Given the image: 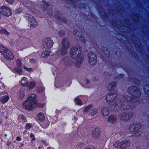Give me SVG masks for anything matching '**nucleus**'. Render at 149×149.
Wrapping results in <instances>:
<instances>
[{"instance_id": "f257e3e1", "label": "nucleus", "mask_w": 149, "mask_h": 149, "mask_svg": "<svg viewBox=\"0 0 149 149\" xmlns=\"http://www.w3.org/2000/svg\"><path fill=\"white\" fill-rule=\"evenodd\" d=\"M117 91L115 89H112L107 95L106 100L107 102H109L108 104L110 106H112L116 109V110H119V108L117 107L119 104L121 102L120 100L117 98Z\"/></svg>"}, {"instance_id": "f03ea898", "label": "nucleus", "mask_w": 149, "mask_h": 149, "mask_svg": "<svg viewBox=\"0 0 149 149\" xmlns=\"http://www.w3.org/2000/svg\"><path fill=\"white\" fill-rule=\"evenodd\" d=\"M133 99L131 96L127 95L124 97V100H120L121 102L119 104L117 107L119 108V110L125 111L134 109L135 107L133 102Z\"/></svg>"}, {"instance_id": "7ed1b4c3", "label": "nucleus", "mask_w": 149, "mask_h": 149, "mask_svg": "<svg viewBox=\"0 0 149 149\" xmlns=\"http://www.w3.org/2000/svg\"><path fill=\"white\" fill-rule=\"evenodd\" d=\"M81 49L80 47H72L70 51V54L71 58L76 59L75 66L78 67L80 66V65L83 61L84 57L81 54Z\"/></svg>"}, {"instance_id": "20e7f679", "label": "nucleus", "mask_w": 149, "mask_h": 149, "mask_svg": "<svg viewBox=\"0 0 149 149\" xmlns=\"http://www.w3.org/2000/svg\"><path fill=\"white\" fill-rule=\"evenodd\" d=\"M124 22L125 24V25H126V26L123 25V24H120V26H119V24H116L115 22H114V24H113V22L112 24L114 26L118 28L119 31L122 32H128L130 29L129 26L130 25L131 23L128 20L125 19L124 20Z\"/></svg>"}, {"instance_id": "39448f33", "label": "nucleus", "mask_w": 149, "mask_h": 149, "mask_svg": "<svg viewBox=\"0 0 149 149\" xmlns=\"http://www.w3.org/2000/svg\"><path fill=\"white\" fill-rule=\"evenodd\" d=\"M133 115V113L132 112H124L119 113L118 118L120 120L128 121L132 119Z\"/></svg>"}, {"instance_id": "423d86ee", "label": "nucleus", "mask_w": 149, "mask_h": 149, "mask_svg": "<svg viewBox=\"0 0 149 149\" xmlns=\"http://www.w3.org/2000/svg\"><path fill=\"white\" fill-rule=\"evenodd\" d=\"M141 127V125L140 124H133L129 126L128 130L130 132L134 133V136H138L140 135L141 133L139 130Z\"/></svg>"}, {"instance_id": "0eeeda50", "label": "nucleus", "mask_w": 149, "mask_h": 149, "mask_svg": "<svg viewBox=\"0 0 149 149\" xmlns=\"http://www.w3.org/2000/svg\"><path fill=\"white\" fill-rule=\"evenodd\" d=\"M127 91L132 96L135 97H139L141 95L139 88L136 86H131L129 87Z\"/></svg>"}, {"instance_id": "6e6552de", "label": "nucleus", "mask_w": 149, "mask_h": 149, "mask_svg": "<svg viewBox=\"0 0 149 149\" xmlns=\"http://www.w3.org/2000/svg\"><path fill=\"white\" fill-rule=\"evenodd\" d=\"M0 52L6 58L11 60L13 59V58L14 56L11 52L5 47H2Z\"/></svg>"}, {"instance_id": "1a4fd4ad", "label": "nucleus", "mask_w": 149, "mask_h": 149, "mask_svg": "<svg viewBox=\"0 0 149 149\" xmlns=\"http://www.w3.org/2000/svg\"><path fill=\"white\" fill-rule=\"evenodd\" d=\"M0 13L1 15L6 17L10 16L12 13L10 9L5 5L0 7Z\"/></svg>"}, {"instance_id": "9d476101", "label": "nucleus", "mask_w": 149, "mask_h": 149, "mask_svg": "<svg viewBox=\"0 0 149 149\" xmlns=\"http://www.w3.org/2000/svg\"><path fill=\"white\" fill-rule=\"evenodd\" d=\"M36 104L33 103V102H31L27 100L23 103V108L26 110H31L34 109L36 106Z\"/></svg>"}, {"instance_id": "9b49d317", "label": "nucleus", "mask_w": 149, "mask_h": 149, "mask_svg": "<svg viewBox=\"0 0 149 149\" xmlns=\"http://www.w3.org/2000/svg\"><path fill=\"white\" fill-rule=\"evenodd\" d=\"M53 45V41L49 38H47L44 39L42 43L43 47L46 49L51 48Z\"/></svg>"}, {"instance_id": "f8f14e48", "label": "nucleus", "mask_w": 149, "mask_h": 149, "mask_svg": "<svg viewBox=\"0 0 149 149\" xmlns=\"http://www.w3.org/2000/svg\"><path fill=\"white\" fill-rule=\"evenodd\" d=\"M109 105V107L106 106H104L102 108L101 110V114L104 116H107L110 113V111L112 109L116 110V109L114 107H113L112 106H110Z\"/></svg>"}, {"instance_id": "ddd939ff", "label": "nucleus", "mask_w": 149, "mask_h": 149, "mask_svg": "<svg viewBox=\"0 0 149 149\" xmlns=\"http://www.w3.org/2000/svg\"><path fill=\"white\" fill-rule=\"evenodd\" d=\"M88 60L91 65H94L97 62V57L95 54L93 53H89L88 54Z\"/></svg>"}, {"instance_id": "4468645a", "label": "nucleus", "mask_w": 149, "mask_h": 149, "mask_svg": "<svg viewBox=\"0 0 149 149\" xmlns=\"http://www.w3.org/2000/svg\"><path fill=\"white\" fill-rule=\"evenodd\" d=\"M26 15V17L27 20L29 22L31 26L35 27L37 25V22L35 18L33 16L30 14Z\"/></svg>"}, {"instance_id": "2eb2a0df", "label": "nucleus", "mask_w": 149, "mask_h": 149, "mask_svg": "<svg viewBox=\"0 0 149 149\" xmlns=\"http://www.w3.org/2000/svg\"><path fill=\"white\" fill-rule=\"evenodd\" d=\"M107 120L109 123L113 124L116 122L117 121V118L115 115H111L108 117Z\"/></svg>"}, {"instance_id": "dca6fc26", "label": "nucleus", "mask_w": 149, "mask_h": 149, "mask_svg": "<svg viewBox=\"0 0 149 149\" xmlns=\"http://www.w3.org/2000/svg\"><path fill=\"white\" fill-rule=\"evenodd\" d=\"M130 145V142L127 140H125L120 142V148L121 149H126L127 147Z\"/></svg>"}, {"instance_id": "f3484780", "label": "nucleus", "mask_w": 149, "mask_h": 149, "mask_svg": "<svg viewBox=\"0 0 149 149\" xmlns=\"http://www.w3.org/2000/svg\"><path fill=\"white\" fill-rule=\"evenodd\" d=\"M67 57H65L62 58V61H63L64 64L67 66H70L73 64L74 62L72 60H66Z\"/></svg>"}, {"instance_id": "a211bd4d", "label": "nucleus", "mask_w": 149, "mask_h": 149, "mask_svg": "<svg viewBox=\"0 0 149 149\" xmlns=\"http://www.w3.org/2000/svg\"><path fill=\"white\" fill-rule=\"evenodd\" d=\"M62 46L69 48L70 46V44L67 38H65L62 40Z\"/></svg>"}, {"instance_id": "6ab92c4d", "label": "nucleus", "mask_w": 149, "mask_h": 149, "mask_svg": "<svg viewBox=\"0 0 149 149\" xmlns=\"http://www.w3.org/2000/svg\"><path fill=\"white\" fill-rule=\"evenodd\" d=\"M31 102H33V103L36 104V96L34 94H31L29 95L27 99Z\"/></svg>"}, {"instance_id": "aec40b11", "label": "nucleus", "mask_w": 149, "mask_h": 149, "mask_svg": "<svg viewBox=\"0 0 149 149\" xmlns=\"http://www.w3.org/2000/svg\"><path fill=\"white\" fill-rule=\"evenodd\" d=\"M68 49L62 46L61 49H58L56 53L57 54H58L60 52L61 55L64 56L67 53Z\"/></svg>"}, {"instance_id": "412c9836", "label": "nucleus", "mask_w": 149, "mask_h": 149, "mask_svg": "<svg viewBox=\"0 0 149 149\" xmlns=\"http://www.w3.org/2000/svg\"><path fill=\"white\" fill-rule=\"evenodd\" d=\"M53 53L50 51H45L41 54V56L43 58H46L48 56H51L53 55Z\"/></svg>"}, {"instance_id": "4be33fe9", "label": "nucleus", "mask_w": 149, "mask_h": 149, "mask_svg": "<svg viewBox=\"0 0 149 149\" xmlns=\"http://www.w3.org/2000/svg\"><path fill=\"white\" fill-rule=\"evenodd\" d=\"M73 33L76 36L79 37L80 40L82 42H85V40L83 37L81 36V33L77 31V30H74L73 31Z\"/></svg>"}, {"instance_id": "5701e85b", "label": "nucleus", "mask_w": 149, "mask_h": 149, "mask_svg": "<svg viewBox=\"0 0 149 149\" xmlns=\"http://www.w3.org/2000/svg\"><path fill=\"white\" fill-rule=\"evenodd\" d=\"M100 134V132L99 129L97 128L95 129L93 132V137L94 139H98Z\"/></svg>"}, {"instance_id": "b1692460", "label": "nucleus", "mask_w": 149, "mask_h": 149, "mask_svg": "<svg viewBox=\"0 0 149 149\" xmlns=\"http://www.w3.org/2000/svg\"><path fill=\"white\" fill-rule=\"evenodd\" d=\"M25 94L24 91L22 89H20L17 94V97L18 99L19 100H21L24 97Z\"/></svg>"}, {"instance_id": "393cba45", "label": "nucleus", "mask_w": 149, "mask_h": 149, "mask_svg": "<svg viewBox=\"0 0 149 149\" xmlns=\"http://www.w3.org/2000/svg\"><path fill=\"white\" fill-rule=\"evenodd\" d=\"M9 99V96L6 95L2 96L0 98V101L3 104H4Z\"/></svg>"}, {"instance_id": "a878e982", "label": "nucleus", "mask_w": 149, "mask_h": 149, "mask_svg": "<svg viewBox=\"0 0 149 149\" xmlns=\"http://www.w3.org/2000/svg\"><path fill=\"white\" fill-rule=\"evenodd\" d=\"M28 80L27 78L25 77H23L20 81V83L22 85L24 86L27 85L28 84Z\"/></svg>"}, {"instance_id": "bb28decb", "label": "nucleus", "mask_w": 149, "mask_h": 149, "mask_svg": "<svg viewBox=\"0 0 149 149\" xmlns=\"http://www.w3.org/2000/svg\"><path fill=\"white\" fill-rule=\"evenodd\" d=\"M38 120L40 121H42L45 119V116L43 113H40L37 115Z\"/></svg>"}, {"instance_id": "cd10ccee", "label": "nucleus", "mask_w": 149, "mask_h": 149, "mask_svg": "<svg viewBox=\"0 0 149 149\" xmlns=\"http://www.w3.org/2000/svg\"><path fill=\"white\" fill-rule=\"evenodd\" d=\"M13 72L15 73H17L19 74H22V71L20 67H15L13 69Z\"/></svg>"}, {"instance_id": "c85d7f7f", "label": "nucleus", "mask_w": 149, "mask_h": 149, "mask_svg": "<svg viewBox=\"0 0 149 149\" xmlns=\"http://www.w3.org/2000/svg\"><path fill=\"white\" fill-rule=\"evenodd\" d=\"M36 83L34 81L29 82L27 84V86L29 88V89L35 87Z\"/></svg>"}, {"instance_id": "c756f323", "label": "nucleus", "mask_w": 149, "mask_h": 149, "mask_svg": "<svg viewBox=\"0 0 149 149\" xmlns=\"http://www.w3.org/2000/svg\"><path fill=\"white\" fill-rule=\"evenodd\" d=\"M143 89L145 94L149 95V84L145 85L144 86Z\"/></svg>"}, {"instance_id": "7c9ffc66", "label": "nucleus", "mask_w": 149, "mask_h": 149, "mask_svg": "<svg viewBox=\"0 0 149 149\" xmlns=\"http://www.w3.org/2000/svg\"><path fill=\"white\" fill-rule=\"evenodd\" d=\"M28 9L31 11L33 13L35 14L37 13L38 12V10L35 9L34 8H33L32 6H29L28 7Z\"/></svg>"}, {"instance_id": "2f4dec72", "label": "nucleus", "mask_w": 149, "mask_h": 149, "mask_svg": "<svg viewBox=\"0 0 149 149\" xmlns=\"http://www.w3.org/2000/svg\"><path fill=\"white\" fill-rule=\"evenodd\" d=\"M49 3L44 1L43 2V5L41 6V8L43 10H45V9H46L47 7L49 6Z\"/></svg>"}, {"instance_id": "473e14b6", "label": "nucleus", "mask_w": 149, "mask_h": 149, "mask_svg": "<svg viewBox=\"0 0 149 149\" xmlns=\"http://www.w3.org/2000/svg\"><path fill=\"white\" fill-rule=\"evenodd\" d=\"M116 85V83L114 82H110L108 85V89L109 90H111L112 88Z\"/></svg>"}, {"instance_id": "72a5a7b5", "label": "nucleus", "mask_w": 149, "mask_h": 149, "mask_svg": "<svg viewBox=\"0 0 149 149\" xmlns=\"http://www.w3.org/2000/svg\"><path fill=\"white\" fill-rule=\"evenodd\" d=\"M93 106L92 105H89L88 106L85 107L84 109V112H88V111L92 108Z\"/></svg>"}, {"instance_id": "f704fd0d", "label": "nucleus", "mask_w": 149, "mask_h": 149, "mask_svg": "<svg viewBox=\"0 0 149 149\" xmlns=\"http://www.w3.org/2000/svg\"><path fill=\"white\" fill-rule=\"evenodd\" d=\"M0 33L4 34L5 36H8L9 34V32L4 29H1L0 30Z\"/></svg>"}, {"instance_id": "c9c22d12", "label": "nucleus", "mask_w": 149, "mask_h": 149, "mask_svg": "<svg viewBox=\"0 0 149 149\" xmlns=\"http://www.w3.org/2000/svg\"><path fill=\"white\" fill-rule=\"evenodd\" d=\"M62 16V14L61 12L57 11L56 13V17L57 20H60Z\"/></svg>"}, {"instance_id": "e433bc0d", "label": "nucleus", "mask_w": 149, "mask_h": 149, "mask_svg": "<svg viewBox=\"0 0 149 149\" xmlns=\"http://www.w3.org/2000/svg\"><path fill=\"white\" fill-rule=\"evenodd\" d=\"M119 37L120 36H119V37L118 39L122 42H125V41L126 40V38L121 35H120V38H119Z\"/></svg>"}, {"instance_id": "4c0bfd02", "label": "nucleus", "mask_w": 149, "mask_h": 149, "mask_svg": "<svg viewBox=\"0 0 149 149\" xmlns=\"http://www.w3.org/2000/svg\"><path fill=\"white\" fill-rule=\"evenodd\" d=\"M120 142L118 141H116L114 142L113 144V146L117 148H120Z\"/></svg>"}, {"instance_id": "58836bf2", "label": "nucleus", "mask_w": 149, "mask_h": 149, "mask_svg": "<svg viewBox=\"0 0 149 149\" xmlns=\"http://www.w3.org/2000/svg\"><path fill=\"white\" fill-rule=\"evenodd\" d=\"M136 40H135L133 42V43L135 45H136L137 46H139V48L140 47V45L141 44V42L138 38H136Z\"/></svg>"}, {"instance_id": "ea45409f", "label": "nucleus", "mask_w": 149, "mask_h": 149, "mask_svg": "<svg viewBox=\"0 0 149 149\" xmlns=\"http://www.w3.org/2000/svg\"><path fill=\"white\" fill-rule=\"evenodd\" d=\"M75 101L76 104H77L79 105H81L82 104L81 101L78 98H76Z\"/></svg>"}, {"instance_id": "a19ab883", "label": "nucleus", "mask_w": 149, "mask_h": 149, "mask_svg": "<svg viewBox=\"0 0 149 149\" xmlns=\"http://www.w3.org/2000/svg\"><path fill=\"white\" fill-rule=\"evenodd\" d=\"M104 53L107 56H109V52L107 48H104L103 49Z\"/></svg>"}, {"instance_id": "79ce46f5", "label": "nucleus", "mask_w": 149, "mask_h": 149, "mask_svg": "<svg viewBox=\"0 0 149 149\" xmlns=\"http://www.w3.org/2000/svg\"><path fill=\"white\" fill-rule=\"evenodd\" d=\"M97 109H94L93 110L91 111L90 112V114L92 116L95 115L97 113Z\"/></svg>"}, {"instance_id": "37998d69", "label": "nucleus", "mask_w": 149, "mask_h": 149, "mask_svg": "<svg viewBox=\"0 0 149 149\" xmlns=\"http://www.w3.org/2000/svg\"><path fill=\"white\" fill-rule=\"evenodd\" d=\"M17 67L21 68L22 65V63L20 60L19 59H17Z\"/></svg>"}, {"instance_id": "c03bdc74", "label": "nucleus", "mask_w": 149, "mask_h": 149, "mask_svg": "<svg viewBox=\"0 0 149 149\" xmlns=\"http://www.w3.org/2000/svg\"><path fill=\"white\" fill-rule=\"evenodd\" d=\"M37 91L39 93H41L42 91H44V88L43 87H39L37 88Z\"/></svg>"}, {"instance_id": "a18cd8bd", "label": "nucleus", "mask_w": 149, "mask_h": 149, "mask_svg": "<svg viewBox=\"0 0 149 149\" xmlns=\"http://www.w3.org/2000/svg\"><path fill=\"white\" fill-rule=\"evenodd\" d=\"M24 68L26 71L29 72H32L33 71V69L32 68H28L25 66H24Z\"/></svg>"}, {"instance_id": "49530a36", "label": "nucleus", "mask_w": 149, "mask_h": 149, "mask_svg": "<svg viewBox=\"0 0 149 149\" xmlns=\"http://www.w3.org/2000/svg\"><path fill=\"white\" fill-rule=\"evenodd\" d=\"M4 1L8 4H12L14 2V0H4Z\"/></svg>"}, {"instance_id": "de8ad7c7", "label": "nucleus", "mask_w": 149, "mask_h": 149, "mask_svg": "<svg viewBox=\"0 0 149 149\" xmlns=\"http://www.w3.org/2000/svg\"><path fill=\"white\" fill-rule=\"evenodd\" d=\"M19 117L22 119V121L23 122H25L26 121V120L24 116L23 115H21L19 116Z\"/></svg>"}, {"instance_id": "09e8293b", "label": "nucleus", "mask_w": 149, "mask_h": 149, "mask_svg": "<svg viewBox=\"0 0 149 149\" xmlns=\"http://www.w3.org/2000/svg\"><path fill=\"white\" fill-rule=\"evenodd\" d=\"M65 32L63 31H60L59 32V35L60 36H63Z\"/></svg>"}, {"instance_id": "8fccbe9b", "label": "nucleus", "mask_w": 149, "mask_h": 149, "mask_svg": "<svg viewBox=\"0 0 149 149\" xmlns=\"http://www.w3.org/2000/svg\"><path fill=\"white\" fill-rule=\"evenodd\" d=\"M31 127V125L29 123H27L26 126V129H29Z\"/></svg>"}, {"instance_id": "3c124183", "label": "nucleus", "mask_w": 149, "mask_h": 149, "mask_svg": "<svg viewBox=\"0 0 149 149\" xmlns=\"http://www.w3.org/2000/svg\"><path fill=\"white\" fill-rule=\"evenodd\" d=\"M30 137L31 138H33L32 140L34 141L35 140L34 136L33 134L31 133L30 134Z\"/></svg>"}, {"instance_id": "603ef678", "label": "nucleus", "mask_w": 149, "mask_h": 149, "mask_svg": "<svg viewBox=\"0 0 149 149\" xmlns=\"http://www.w3.org/2000/svg\"><path fill=\"white\" fill-rule=\"evenodd\" d=\"M30 62L31 63H35L36 62V61L33 59H31L30 60Z\"/></svg>"}, {"instance_id": "864d4df0", "label": "nucleus", "mask_w": 149, "mask_h": 149, "mask_svg": "<svg viewBox=\"0 0 149 149\" xmlns=\"http://www.w3.org/2000/svg\"><path fill=\"white\" fill-rule=\"evenodd\" d=\"M52 9H50V12L49 13H47L48 15L49 16H51V15H52Z\"/></svg>"}, {"instance_id": "5fc2aeb1", "label": "nucleus", "mask_w": 149, "mask_h": 149, "mask_svg": "<svg viewBox=\"0 0 149 149\" xmlns=\"http://www.w3.org/2000/svg\"><path fill=\"white\" fill-rule=\"evenodd\" d=\"M16 140L17 141H19L21 140V138L19 136H17L16 138Z\"/></svg>"}, {"instance_id": "6e6d98bb", "label": "nucleus", "mask_w": 149, "mask_h": 149, "mask_svg": "<svg viewBox=\"0 0 149 149\" xmlns=\"http://www.w3.org/2000/svg\"><path fill=\"white\" fill-rule=\"evenodd\" d=\"M84 81L85 83L86 84H89L90 82V81H89L87 79L85 80H84Z\"/></svg>"}, {"instance_id": "4d7b16f0", "label": "nucleus", "mask_w": 149, "mask_h": 149, "mask_svg": "<svg viewBox=\"0 0 149 149\" xmlns=\"http://www.w3.org/2000/svg\"><path fill=\"white\" fill-rule=\"evenodd\" d=\"M118 78H123V75L120 74L118 76Z\"/></svg>"}, {"instance_id": "13d9d810", "label": "nucleus", "mask_w": 149, "mask_h": 149, "mask_svg": "<svg viewBox=\"0 0 149 149\" xmlns=\"http://www.w3.org/2000/svg\"><path fill=\"white\" fill-rule=\"evenodd\" d=\"M63 22L65 23H66V21L65 19H63Z\"/></svg>"}, {"instance_id": "bf43d9fd", "label": "nucleus", "mask_w": 149, "mask_h": 149, "mask_svg": "<svg viewBox=\"0 0 149 149\" xmlns=\"http://www.w3.org/2000/svg\"><path fill=\"white\" fill-rule=\"evenodd\" d=\"M0 84L1 85H2V87H0V88H2H2H3V87H3V86H2V85H3V84H2L1 83H0Z\"/></svg>"}, {"instance_id": "052dcab7", "label": "nucleus", "mask_w": 149, "mask_h": 149, "mask_svg": "<svg viewBox=\"0 0 149 149\" xmlns=\"http://www.w3.org/2000/svg\"><path fill=\"white\" fill-rule=\"evenodd\" d=\"M38 106L40 107H43V105L42 104H39Z\"/></svg>"}, {"instance_id": "680f3d73", "label": "nucleus", "mask_w": 149, "mask_h": 149, "mask_svg": "<svg viewBox=\"0 0 149 149\" xmlns=\"http://www.w3.org/2000/svg\"><path fill=\"white\" fill-rule=\"evenodd\" d=\"M86 149H94V148H86Z\"/></svg>"}, {"instance_id": "e2e57ef3", "label": "nucleus", "mask_w": 149, "mask_h": 149, "mask_svg": "<svg viewBox=\"0 0 149 149\" xmlns=\"http://www.w3.org/2000/svg\"><path fill=\"white\" fill-rule=\"evenodd\" d=\"M10 142H8V143H7V145L8 146H9V145H10Z\"/></svg>"}, {"instance_id": "0e129e2a", "label": "nucleus", "mask_w": 149, "mask_h": 149, "mask_svg": "<svg viewBox=\"0 0 149 149\" xmlns=\"http://www.w3.org/2000/svg\"><path fill=\"white\" fill-rule=\"evenodd\" d=\"M81 4H82V5H83V7H84V6H84V5H85L84 3H81Z\"/></svg>"}, {"instance_id": "69168bd1", "label": "nucleus", "mask_w": 149, "mask_h": 149, "mask_svg": "<svg viewBox=\"0 0 149 149\" xmlns=\"http://www.w3.org/2000/svg\"><path fill=\"white\" fill-rule=\"evenodd\" d=\"M1 15L0 14V19H1Z\"/></svg>"}, {"instance_id": "338daca9", "label": "nucleus", "mask_w": 149, "mask_h": 149, "mask_svg": "<svg viewBox=\"0 0 149 149\" xmlns=\"http://www.w3.org/2000/svg\"><path fill=\"white\" fill-rule=\"evenodd\" d=\"M4 136L5 137H6L7 136V135L6 134H5Z\"/></svg>"}, {"instance_id": "774afa93", "label": "nucleus", "mask_w": 149, "mask_h": 149, "mask_svg": "<svg viewBox=\"0 0 149 149\" xmlns=\"http://www.w3.org/2000/svg\"><path fill=\"white\" fill-rule=\"evenodd\" d=\"M1 46L0 45V51H1Z\"/></svg>"}]
</instances>
